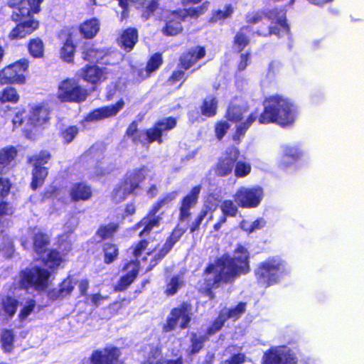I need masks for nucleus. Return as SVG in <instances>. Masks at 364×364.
<instances>
[{
	"instance_id": "nucleus-1",
	"label": "nucleus",
	"mask_w": 364,
	"mask_h": 364,
	"mask_svg": "<svg viewBox=\"0 0 364 364\" xmlns=\"http://www.w3.org/2000/svg\"><path fill=\"white\" fill-rule=\"evenodd\" d=\"M176 240L170 237L163 245L154 240H141L131 249V254L136 258L135 262L128 263L125 267L127 274L122 276L115 286L116 291L126 289L134 280L139 269L140 261L149 262L150 270L161 260L173 247Z\"/></svg>"
},
{
	"instance_id": "nucleus-2",
	"label": "nucleus",
	"mask_w": 364,
	"mask_h": 364,
	"mask_svg": "<svg viewBox=\"0 0 364 364\" xmlns=\"http://www.w3.org/2000/svg\"><path fill=\"white\" fill-rule=\"evenodd\" d=\"M264 110L259 117L260 124L275 122L281 126L291 124L296 118L294 105L281 95H272L264 102Z\"/></svg>"
},
{
	"instance_id": "nucleus-3",
	"label": "nucleus",
	"mask_w": 364,
	"mask_h": 364,
	"mask_svg": "<svg viewBox=\"0 0 364 364\" xmlns=\"http://www.w3.org/2000/svg\"><path fill=\"white\" fill-rule=\"evenodd\" d=\"M225 259H218L214 264L209 265L204 272V284L200 289L209 291L218 287L222 282H228L234 279L232 272L227 269Z\"/></svg>"
},
{
	"instance_id": "nucleus-4",
	"label": "nucleus",
	"mask_w": 364,
	"mask_h": 364,
	"mask_svg": "<svg viewBox=\"0 0 364 364\" xmlns=\"http://www.w3.org/2000/svg\"><path fill=\"white\" fill-rule=\"evenodd\" d=\"M285 272L284 264L278 259H269L260 264L256 270L258 282L264 287L276 284Z\"/></svg>"
},
{
	"instance_id": "nucleus-5",
	"label": "nucleus",
	"mask_w": 364,
	"mask_h": 364,
	"mask_svg": "<svg viewBox=\"0 0 364 364\" xmlns=\"http://www.w3.org/2000/svg\"><path fill=\"white\" fill-rule=\"evenodd\" d=\"M151 173V171L146 167H141L128 171L124 181L120 186L116 188L113 196L116 200H124L127 196L133 193L146 176Z\"/></svg>"
},
{
	"instance_id": "nucleus-6",
	"label": "nucleus",
	"mask_w": 364,
	"mask_h": 364,
	"mask_svg": "<svg viewBox=\"0 0 364 364\" xmlns=\"http://www.w3.org/2000/svg\"><path fill=\"white\" fill-rule=\"evenodd\" d=\"M208 7V4L205 2L200 6L187 8L183 11L171 12L168 17L166 26L163 28V33L166 36L179 33L182 31L181 21L186 16L198 17L207 11Z\"/></svg>"
},
{
	"instance_id": "nucleus-7",
	"label": "nucleus",
	"mask_w": 364,
	"mask_h": 364,
	"mask_svg": "<svg viewBox=\"0 0 364 364\" xmlns=\"http://www.w3.org/2000/svg\"><path fill=\"white\" fill-rule=\"evenodd\" d=\"M87 96V90L74 78H67L58 84L56 97L62 102H83Z\"/></svg>"
},
{
	"instance_id": "nucleus-8",
	"label": "nucleus",
	"mask_w": 364,
	"mask_h": 364,
	"mask_svg": "<svg viewBox=\"0 0 364 364\" xmlns=\"http://www.w3.org/2000/svg\"><path fill=\"white\" fill-rule=\"evenodd\" d=\"M50 272L44 267L34 266L26 269L21 274V284L23 287H33L43 291L48 286Z\"/></svg>"
},
{
	"instance_id": "nucleus-9",
	"label": "nucleus",
	"mask_w": 364,
	"mask_h": 364,
	"mask_svg": "<svg viewBox=\"0 0 364 364\" xmlns=\"http://www.w3.org/2000/svg\"><path fill=\"white\" fill-rule=\"evenodd\" d=\"M28 68V61L21 59L13 64L6 66L0 70V84H24L26 82V72Z\"/></svg>"
},
{
	"instance_id": "nucleus-10",
	"label": "nucleus",
	"mask_w": 364,
	"mask_h": 364,
	"mask_svg": "<svg viewBox=\"0 0 364 364\" xmlns=\"http://www.w3.org/2000/svg\"><path fill=\"white\" fill-rule=\"evenodd\" d=\"M245 112L246 109L245 108L234 104L230 106L228 109L227 119L233 122H239L237 125L235 134L233 136V139L235 141L239 140L245 134L246 131L257 118V114L251 113L244 121H242L244 119Z\"/></svg>"
},
{
	"instance_id": "nucleus-11",
	"label": "nucleus",
	"mask_w": 364,
	"mask_h": 364,
	"mask_svg": "<svg viewBox=\"0 0 364 364\" xmlns=\"http://www.w3.org/2000/svg\"><path fill=\"white\" fill-rule=\"evenodd\" d=\"M249 253L247 250L242 246H238L235 250L232 258L229 256H223L220 259H225L227 261L226 267L235 277L242 274H246L249 272Z\"/></svg>"
},
{
	"instance_id": "nucleus-12",
	"label": "nucleus",
	"mask_w": 364,
	"mask_h": 364,
	"mask_svg": "<svg viewBox=\"0 0 364 364\" xmlns=\"http://www.w3.org/2000/svg\"><path fill=\"white\" fill-rule=\"evenodd\" d=\"M263 364H297L295 353L286 346L272 348L265 352Z\"/></svg>"
},
{
	"instance_id": "nucleus-13",
	"label": "nucleus",
	"mask_w": 364,
	"mask_h": 364,
	"mask_svg": "<svg viewBox=\"0 0 364 364\" xmlns=\"http://www.w3.org/2000/svg\"><path fill=\"white\" fill-rule=\"evenodd\" d=\"M191 308L186 304L173 309L167 318L164 329L166 331H170L177 327L181 328H187L191 319Z\"/></svg>"
},
{
	"instance_id": "nucleus-14",
	"label": "nucleus",
	"mask_w": 364,
	"mask_h": 364,
	"mask_svg": "<svg viewBox=\"0 0 364 364\" xmlns=\"http://www.w3.org/2000/svg\"><path fill=\"white\" fill-rule=\"evenodd\" d=\"M177 193L176 191L168 193L163 199H161L159 202L156 203L150 210L147 217H145L141 220L139 223L141 227H144L143 230L141 232V235H146L150 232V231L154 228L158 227L161 220L160 216H156V213L159 210V209L168 204L169 202L174 200L177 196Z\"/></svg>"
},
{
	"instance_id": "nucleus-15",
	"label": "nucleus",
	"mask_w": 364,
	"mask_h": 364,
	"mask_svg": "<svg viewBox=\"0 0 364 364\" xmlns=\"http://www.w3.org/2000/svg\"><path fill=\"white\" fill-rule=\"evenodd\" d=\"M263 198V191L260 187H242L235 194L236 203L242 208H251L258 206Z\"/></svg>"
},
{
	"instance_id": "nucleus-16",
	"label": "nucleus",
	"mask_w": 364,
	"mask_h": 364,
	"mask_svg": "<svg viewBox=\"0 0 364 364\" xmlns=\"http://www.w3.org/2000/svg\"><path fill=\"white\" fill-rule=\"evenodd\" d=\"M121 351L116 347H107L95 351L91 357L92 364H124L120 359Z\"/></svg>"
},
{
	"instance_id": "nucleus-17",
	"label": "nucleus",
	"mask_w": 364,
	"mask_h": 364,
	"mask_svg": "<svg viewBox=\"0 0 364 364\" xmlns=\"http://www.w3.org/2000/svg\"><path fill=\"white\" fill-rule=\"evenodd\" d=\"M176 119L173 117L165 118L156 122L153 127L146 131V139L149 143L158 141L161 143V136L164 132L173 129L176 125Z\"/></svg>"
},
{
	"instance_id": "nucleus-18",
	"label": "nucleus",
	"mask_w": 364,
	"mask_h": 364,
	"mask_svg": "<svg viewBox=\"0 0 364 364\" xmlns=\"http://www.w3.org/2000/svg\"><path fill=\"white\" fill-rule=\"evenodd\" d=\"M20 21L9 33V38L11 40H17L26 38L37 30L39 27V21L33 17L27 20H23V17H18Z\"/></svg>"
},
{
	"instance_id": "nucleus-19",
	"label": "nucleus",
	"mask_w": 364,
	"mask_h": 364,
	"mask_svg": "<svg viewBox=\"0 0 364 364\" xmlns=\"http://www.w3.org/2000/svg\"><path fill=\"white\" fill-rule=\"evenodd\" d=\"M239 155V151L235 147L230 148L226 153L219 159L216 166L215 173L218 176H226L230 173L233 165Z\"/></svg>"
},
{
	"instance_id": "nucleus-20",
	"label": "nucleus",
	"mask_w": 364,
	"mask_h": 364,
	"mask_svg": "<svg viewBox=\"0 0 364 364\" xmlns=\"http://www.w3.org/2000/svg\"><path fill=\"white\" fill-rule=\"evenodd\" d=\"M60 249L62 253L58 251L52 250L49 252L46 257L43 258L44 265L50 269H55L65 261V257L68 252L71 250L70 240L66 242L65 244H60Z\"/></svg>"
},
{
	"instance_id": "nucleus-21",
	"label": "nucleus",
	"mask_w": 364,
	"mask_h": 364,
	"mask_svg": "<svg viewBox=\"0 0 364 364\" xmlns=\"http://www.w3.org/2000/svg\"><path fill=\"white\" fill-rule=\"evenodd\" d=\"M28 121L34 126H41L49 119V109L46 104L31 105L28 113Z\"/></svg>"
},
{
	"instance_id": "nucleus-22",
	"label": "nucleus",
	"mask_w": 364,
	"mask_h": 364,
	"mask_svg": "<svg viewBox=\"0 0 364 364\" xmlns=\"http://www.w3.org/2000/svg\"><path fill=\"white\" fill-rule=\"evenodd\" d=\"M107 69L97 65H87L78 72V75L84 80L96 84L105 80L107 77Z\"/></svg>"
},
{
	"instance_id": "nucleus-23",
	"label": "nucleus",
	"mask_w": 364,
	"mask_h": 364,
	"mask_svg": "<svg viewBox=\"0 0 364 364\" xmlns=\"http://www.w3.org/2000/svg\"><path fill=\"white\" fill-rule=\"evenodd\" d=\"M124 105V102L120 100L115 105L97 109L87 116L86 120H100L114 116L123 108Z\"/></svg>"
},
{
	"instance_id": "nucleus-24",
	"label": "nucleus",
	"mask_w": 364,
	"mask_h": 364,
	"mask_svg": "<svg viewBox=\"0 0 364 364\" xmlns=\"http://www.w3.org/2000/svg\"><path fill=\"white\" fill-rule=\"evenodd\" d=\"M91 188L84 183H75L69 190V195L73 201L87 200L92 197Z\"/></svg>"
},
{
	"instance_id": "nucleus-25",
	"label": "nucleus",
	"mask_w": 364,
	"mask_h": 364,
	"mask_svg": "<svg viewBox=\"0 0 364 364\" xmlns=\"http://www.w3.org/2000/svg\"><path fill=\"white\" fill-rule=\"evenodd\" d=\"M43 0H27L26 4H28L29 7L21 6L18 8V13L13 14L11 17L15 21L19 19V16L23 18H30L31 14H38L41 11V4Z\"/></svg>"
},
{
	"instance_id": "nucleus-26",
	"label": "nucleus",
	"mask_w": 364,
	"mask_h": 364,
	"mask_svg": "<svg viewBox=\"0 0 364 364\" xmlns=\"http://www.w3.org/2000/svg\"><path fill=\"white\" fill-rule=\"evenodd\" d=\"M205 51L203 47L197 46L181 57V66L187 70L192 67L198 60L205 56Z\"/></svg>"
},
{
	"instance_id": "nucleus-27",
	"label": "nucleus",
	"mask_w": 364,
	"mask_h": 364,
	"mask_svg": "<svg viewBox=\"0 0 364 364\" xmlns=\"http://www.w3.org/2000/svg\"><path fill=\"white\" fill-rule=\"evenodd\" d=\"M28 235L33 237V247L38 254H41L46 251L49 244L48 236L41 232L38 229H28Z\"/></svg>"
},
{
	"instance_id": "nucleus-28",
	"label": "nucleus",
	"mask_w": 364,
	"mask_h": 364,
	"mask_svg": "<svg viewBox=\"0 0 364 364\" xmlns=\"http://www.w3.org/2000/svg\"><path fill=\"white\" fill-rule=\"evenodd\" d=\"M200 191V187L195 186L191 193L183 198L181 207V219L184 220L188 217L189 210L196 203Z\"/></svg>"
},
{
	"instance_id": "nucleus-29",
	"label": "nucleus",
	"mask_w": 364,
	"mask_h": 364,
	"mask_svg": "<svg viewBox=\"0 0 364 364\" xmlns=\"http://www.w3.org/2000/svg\"><path fill=\"white\" fill-rule=\"evenodd\" d=\"M269 18L273 21H275L276 23L279 26V30L277 31V28L274 27L270 28V33L277 34L282 36L283 34H287L289 32V27L285 21V14L282 11H277V10L270 11L269 14Z\"/></svg>"
},
{
	"instance_id": "nucleus-30",
	"label": "nucleus",
	"mask_w": 364,
	"mask_h": 364,
	"mask_svg": "<svg viewBox=\"0 0 364 364\" xmlns=\"http://www.w3.org/2000/svg\"><path fill=\"white\" fill-rule=\"evenodd\" d=\"M100 25L99 21L95 18H90L80 24L79 30L84 38L91 39L94 38L100 31Z\"/></svg>"
},
{
	"instance_id": "nucleus-31",
	"label": "nucleus",
	"mask_w": 364,
	"mask_h": 364,
	"mask_svg": "<svg viewBox=\"0 0 364 364\" xmlns=\"http://www.w3.org/2000/svg\"><path fill=\"white\" fill-rule=\"evenodd\" d=\"M137 41V32L134 28L125 30L118 40L122 48L127 51L131 50Z\"/></svg>"
},
{
	"instance_id": "nucleus-32",
	"label": "nucleus",
	"mask_w": 364,
	"mask_h": 364,
	"mask_svg": "<svg viewBox=\"0 0 364 364\" xmlns=\"http://www.w3.org/2000/svg\"><path fill=\"white\" fill-rule=\"evenodd\" d=\"M217 204L215 201L207 200L204 204L198 217L196 219L194 225L195 226L191 228V231H195L198 226L200 225L205 218L208 216V220L213 219V213L216 210Z\"/></svg>"
},
{
	"instance_id": "nucleus-33",
	"label": "nucleus",
	"mask_w": 364,
	"mask_h": 364,
	"mask_svg": "<svg viewBox=\"0 0 364 364\" xmlns=\"http://www.w3.org/2000/svg\"><path fill=\"white\" fill-rule=\"evenodd\" d=\"M107 55V51L104 48H97L92 45L85 48L82 53L84 60L90 62H98Z\"/></svg>"
},
{
	"instance_id": "nucleus-34",
	"label": "nucleus",
	"mask_w": 364,
	"mask_h": 364,
	"mask_svg": "<svg viewBox=\"0 0 364 364\" xmlns=\"http://www.w3.org/2000/svg\"><path fill=\"white\" fill-rule=\"evenodd\" d=\"M16 149L14 146H7L0 149V172L10 164L16 156Z\"/></svg>"
},
{
	"instance_id": "nucleus-35",
	"label": "nucleus",
	"mask_w": 364,
	"mask_h": 364,
	"mask_svg": "<svg viewBox=\"0 0 364 364\" xmlns=\"http://www.w3.org/2000/svg\"><path fill=\"white\" fill-rule=\"evenodd\" d=\"M75 51V46L71 37H68L60 50V58L67 63H72Z\"/></svg>"
},
{
	"instance_id": "nucleus-36",
	"label": "nucleus",
	"mask_w": 364,
	"mask_h": 364,
	"mask_svg": "<svg viewBox=\"0 0 364 364\" xmlns=\"http://www.w3.org/2000/svg\"><path fill=\"white\" fill-rule=\"evenodd\" d=\"M218 102L212 96L207 97L203 100L200 107V111L203 115L210 117L216 114Z\"/></svg>"
},
{
	"instance_id": "nucleus-37",
	"label": "nucleus",
	"mask_w": 364,
	"mask_h": 364,
	"mask_svg": "<svg viewBox=\"0 0 364 364\" xmlns=\"http://www.w3.org/2000/svg\"><path fill=\"white\" fill-rule=\"evenodd\" d=\"M28 49L30 55L33 58H42L44 53V43L39 38H32L28 43Z\"/></svg>"
},
{
	"instance_id": "nucleus-38",
	"label": "nucleus",
	"mask_w": 364,
	"mask_h": 364,
	"mask_svg": "<svg viewBox=\"0 0 364 364\" xmlns=\"http://www.w3.org/2000/svg\"><path fill=\"white\" fill-rule=\"evenodd\" d=\"M14 208L8 203H0V232H2V228L7 225L10 218L14 214Z\"/></svg>"
},
{
	"instance_id": "nucleus-39",
	"label": "nucleus",
	"mask_w": 364,
	"mask_h": 364,
	"mask_svg": "<svg viewBox=\"0 0 364 364\" xmlns=\"http://www.w3.org/2000/svg\"><path fill=\"white\" fill-rule=\"evenodd\" d=\"M47 175L48 171L45 167L33 166V178L31 184V188L36 189L42 186Z\"/></svg>"
},
{
	"instance_id": "nucleus-40",
	"label": "nucleus",
	"mask_w": 364,
	"mask_h": 364,
	"mask_svg": "<svg viewBox=\"0 0 364 364\" xmlns=\"http://www.w3.org/2000/svg\"><path fill=\"white\" fill-rule=\"evenodd\" d=\"M19 100V95L14 87H8L0 92V102L2 103H16Z\"/></svg>"
},
{
	"instance_id": "nucleus-41",
	"label": "nucleus",
	"mask_w": 364,
	"mask_h": 364,
	"mask_svg": "<svg viewBox=\"0 0 364 364\" xmlns=\"http://www.w3.org/2000/svg\"><path fill=\"white\" fill-rule=\"evenodd\" d=\"M104 259L106 264L112 263L118 257L119 251L117 245L105 243L103 247Z\"/></svg>"
},
{
	"instance_id": "nucleus-42",
	"label": "nucleus",
	"mask_w": 364,
	"mask_h": 364,
	"mask_svg": "<svg viewBox=\"0 0 364 364\" xmlns=\"http://www.w3.org/2000/svg\"><path fill=\"white\" fill-rule=\"evenodd\" d=\"M17 301L11 297H7L3 299L1 304L0 305V314L4 311L5 315L12 316L16 311Z\"/></svg>"
},
{
	"instance_id": "nucleus-43",
	"label": "nucleus",
	"mask_w": 364,
	"mask_h": 364,
	"mask_svg": "<svg viewBox=\"0 0 364 364\" xmlns=\"http://www.w3.org/2000/svg\"><path fill=\"white\" fill-rule=\"evenodd\" d=\"M126 134L127 136L130 137L134 143L143 142L144 140L147 141L146 139V133L144 134L143 132H139L137 129V124L134 122L129 126Z\"/></svg>"
},
{
	"instance_id": "nucleus-44",
	"label": "nucleus",
	"mask_w": 364,
	"mask_h": 364,
	"mask_svg": "<svg viewBox=\"0 0 364 364\" xmlns=\"http://www.w3.org/2000/svg\"><path fill=\"white\" fill-rule=\"evenodd\" d=\"M226 350L232 353V355L222 364H242L246 361L245 355L242 353H236L237 350L235 346H229Z\"/></svg>"
},
{
	"instance_id": "nucleus-45",
	"label": "nucleus",
	"mask_w": 364,
	"mask_h": 364,
	"mask_svg": "<svg viewBox=\"0 0 364 364\" xmlns=\"http://www.w3.org/2000/svg\"><path fill=\"white\" fill-rule=\"evenodd\" d=\"M14 334L11 330H4L1 333V346L5 352H11L13 349Z\"/></svg>"
},
{
	"instance_id": "nucleus-46",
	"label": "nucleus",
	"mask_w": 364,
	"mask_h": 364,
	"mask_svg": "<svg viewBox=\"0 0 364 364\" xmlns=\"http://www.w3.org/2000/svg\"><path fill=\"white\" fill-rule=\"evenodd\" d=\"M50 158V154L48 151H43L31 156L29 161L33 166H42L43 164L48 161Z\"/></svg>"
},
{
	"instance_id": "nucleus-47",
	"label": "nucleus",
	"mask_w": 364,
	"mask_h": 364,
	"mask_svg": "<svg viewBox=\"0 0 364 364\" xmlns=\"http://www.w3.org/2000/svg\"><path fill=\"white\" fill-rule=\"evenodd\" d=\"M221 210L223 213V217H234L237 213V208L230 200H226L223 202L220 205Z\"/></svg>"
},
{
	"instance_id": "nucleus-48",
	"label": "nucleus",
	"mask_w": 364,
	"mask_h": 364,
	"mask_svg": "<svg viewBox=\"0 0 364 364\" xmlns=\"http://www.w3.org/2000/svg\"><path fill=\"white\" fill-rule=\"evenodd\" d=\"M297 154L294 149L291 147H285L283 149L282 156L280 162L282 165L286 166L287 164L293 162L296 158Z\"/></svg>"
},
{
	"instance_id": "nucleus-49",
	"label": "nucleus",
	"mask_w": 364,
	"mask_h": 364,
	"mask_svg": "<svg viewBox=\"0 0 364 364\" xmlns=\"http://www.w3.org/2000/svg\"><path fill=\"white\" fill-rule=\"evenodd\" d=\"M233 7L230 4L225 5L223 9L216 11L212 17L213 21L223 20L231 16L233 12Z\"/></svg>"
},
{
	"instance_id": "nucleus-50",
	"label": "nucleus",
	"mask_w": 364,
	"mask_h": 364,
	"mask_svg": "<svg viewBox=\"0 0 364 364\" xmlns=\"http://www.w3.org/2000/svg\"><path fill=\"white\" fill-rule=\"evenodd\" d=\"M118 225L116 224H109L106 226L101 227L97 231V235L102 239L111 237L117 230Z\"/></svg>"
},
{
	"instance_id": "nucleus-51",
	"label": "nucleus",
	"mask_w": 364,
	"mask_h": 364,
	"mask_svg": "<svg viewBox=\"0 0 364 364\" xmlns=\"http://www.w3.org/2000/svg\"><path fill=\"white\" fill-rule=\"evenodd\" d=\"M181 284L182 282L178 277H172L167 283L165 293L168 296L173 295L181 286Z\"/></svg>"
},
{
	"instance_id": "nucleus-52",
	"label": "nucleus",
	"mask_w": 364,
	"mask_h": 364,
	"mask_svg": "<svg viewBox=\"0 0 364 364\" xmlns=\"http://www.w3.org/2000/svg\"><path fill=\"white\" fill-rule=\"evenodd\" d=\"M251 171L250 164L244 161H238L235 165V173L237 177H244Z\"/></svg>"
},
{
	"instance_id": "nucleus-53",
	"label": "nucleus",
	"mask_w": 364,
	"mask_h": 364,
	"mask_svg": "<svg viewBox=\"0 0 364 364\" xmlns=\"http://www.w3.org/2000/svg\"><path fill=\"white\" fill-rule=\"evenodd\" d=\"M245 303H240L235 309L231 310H224V313L227 318L237 319L245 311Z\"/></svg>"
},
{
	"instance_id": "nucleus-54",
	"label": "nucleus",
	"mask_w": 364,
	"mask_h": 364,
	"mask_svg": "<svg viewBox=\"0 0 364 364\" xmlns=\"http://www.w3.org/2000/svg\"><path fill=\"white\" fill-rule=\"evenodd\" d=\"M243 30L239 32L235 38L234 48L237 51H241L249 42L247 37L243 33Z\"/></svg>"
},
{
	"instance_id": "nucleus-55",
	"label": "nucleus",
	"mask_w": 364,
	"mask_h": 364,
	"mask_svg": "<svg viewBox=\"0 0 364 364\" xmlns=\"http://www.w3.org/2000/svg\"><path fill=\"white\" fill-rule=\"evenodd\" d=\"M162 63V58L161 54L156 53L151 56L149 60L146 69L149 70V74L157 70Z\"/></svg>"
},
{
	"instance_id": "nucleus-56",
	"label": "nucleus",
	"mask_w": 364,
	"mask_h": 364,
	"mask_svg": "<svg viewBox=\"0 0 364 364\" xmlns=\"http://www.w3.org/2000/svg\"><path fill=\"white\" fill-rule=\"evenodd\" d=\"M36 302L33 299L26 301L23 309H21L19 317L21 320L26 319L34 310Z\"/></svg>"
},
{
	"instance_id": "nucleus-57",
	"label": "nucleus",
	"mask_w": 364,
	"mask_h": 364,
	"mask_svg": "<svg viewBox=\"0 0 364 364\" xmlns=\"http://www.w3.org/2000/svg\"><path fill=\"white\" fill-rule=\"evenodd\" d=\"M230 124L226 121L218 122L215 127V132L218 139H221L230 129Z\"/></svg>"
},
{
	"instance_id": "nucleus-58",
	"label": "nucleus",
	"mask_w": 364,
	"mask_h": 364,
	"mask_svg": "<svg viewBox=\"0 0 364 364\" xmlns=\"http://www.w3.org/2000/svg\"><path fill=\"white\" fill-rule=\"evenodd\" d=\"M73 284L70 278H67L60 284V295L64 297L70 294L73 290Z\"/></svg>"
},
{
	"instance_id": "nucleus-59",
	"label": "nucleus",
	"mask_w": 364,
	"mask_h": 364,
	"mask_svg": "<svg viewBox=\"0 0 364 364\" xmlns=\"http://www.w3.org/2000/svg\"><path fill=\"white\" fill-rule=\"evenodd\" d=\"M78 132V129L75 126H71L65 129L62 132V136L65 142L69 143L73 141Z\"/></svg>"
},
{
	"instance_id": "nucleus-60",
	"label": "nucleus",
	"mask_w": 364,
	"mask_h": 364,
	"mask_svg": "<svg viewBox=\"0 0 364 364\" xmlns=\"http://www.w3.org/2000/svg\"><path fill=\"white\" fill-rule=\"evenodd\" d=\"M203 341H204V339L202 336L198 337L196 335H193L191 338L192 345H191V353H198L202 348Z\"/></svg>"
},
{
	"instance_id": "nucleus-61",
	"label": "nucleus",
	"mask_w": 364,
	"mask_h": 364,
	"mask_svg": "<svg viewBox=\"0 0 364 364\" xmlns=\"http://www.w3.org/2000/svg\"><path fill=\"white\" fill-rule=\"evenodd\" d=\"M227 318V316H225L224 311H223L220 315L213 324L212 327L210 328V333H213L220 330L221 327L223 326V323Z\"/></svg>"
},
{
	"instance_id": "nucleus-62",
	"label": "nucleus",
	"mask_w": 364,
	"mask_h": 364,
	"mask_svg": "<svg viewBox=\"0 0 364 364\" xmlns=\"http://www.w3.org/2000/svg\"><path fill=\"white\" fill-rule=\"evenodd\" d=\"M11 188V183L8 178L0 176V197L8 195Z\"/></svg>"
},
{
	"instance_id": "nucleus-63",
	"label": "nucleus",
	"mask_w": 364,
	"mask_h": 364,
	"mask_svg": "<svg viewBox=\"0 0 364 364\" xmlns=\"http://www.w3.org/2000/svg\"><path fill=\"white\" fill-rule=\"evenodd\" d=\"M143 364H183L181 359L178 358L175 360H164L161 362V360L156 359V357L154 358H149L148 360L144 362Z\"/></svg>"
},
{
	"instance_id": "nucleus-64",
	"label": "nucleus",
	"mask_w": 364,
	"mask_h": 364,
	"mask_svg": "<svg viewBox=\"0 0 364 364\" xmlns=\"http://www.w3.org/2000/svg\"><path fill=\"white\" fill-rule=\"evenodd\" d=\"M28 114L25 110H20L16 113L15 117L13 119V124L15 127H19L22 124L24 119L28 117Z\"/></svg>"
}]
</instances>
